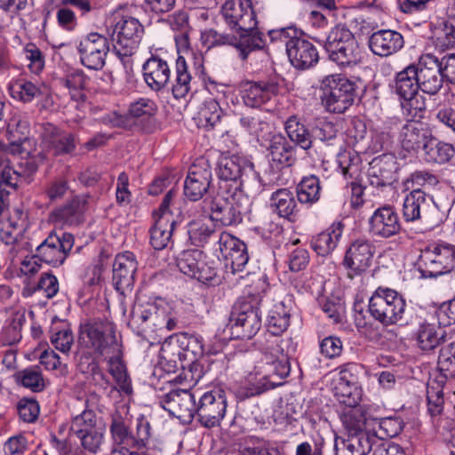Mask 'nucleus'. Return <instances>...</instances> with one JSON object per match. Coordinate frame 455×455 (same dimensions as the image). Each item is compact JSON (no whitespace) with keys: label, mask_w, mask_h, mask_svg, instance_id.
Listing matches in <instances>:
<instances>
[{"label":"nucleus","mask_w":455,"mask_h":455,"mask_svg":"<svg viewBox=\"0 0 455 455\" xmlns=\"http://www.w3.org/2000/svg\"><path fill=\"white\" fill-rule=\"evenodd\" d=\"M291 371L289 358L280 348L277 339L272 341L262 353L260 361L245 379V386L237 390L239 399L260 395L283 383Z\"/></svg>","instance_id":"1"},{"label":"nucleus","mask_w":455,"mask_h":455,"mask_svg":"<svg viewBox=\"0 0 455 455\" xmlns=\"http://www.w3.org/2000/svg\"><path fill=\"white\" fill-rule=\"evenodd\" d=\"M219 190L235 194L243 192L256 196L263 190L259 173L252 164L236 155H222L217 164Z\"/></svg>","instance_id":"2"},{"label":"nucleus","mask_w":455,"mask_h":455,"mask_svg":"<svg viewBox=\"0 0 455 455\" xmlns=\"http://www.w3.org/2000/svg\"><path fill=\"white\" fill-rule=\"evenodd\" d=\"M109 431L113 443L112 455H128L133 450L145 449L151 437V426L144 415L137 418L135 433H132L123 417L115 414Z\"/></svg>","instance_id":"3"},{"label":"nucleus","mask_w":455,"mask_h":455,"mask_svg":"<svg viewBox=\"0 0 455 455\" xmlns=\"http://www.w3.org/2000/svg\"><path fill=\"white\" fill-rule=\"evenodd\" d=\"M251 195L243 192L224 193L220 190L204 203L210 212L209 217L215 224L222 227L236 226L243 221L248 212Z\"/></svg>","instance_id":"4"},{"label":"nucleus","mask_w":455,"mask_h":455,"mask_svg":"<svg viewBox=\"0 0 455 455\" xmlns=\"http://www.w3.org/2000/svg\"><path fill=\"white\" fill-rule=\"evenodd\" d=\"M261 298L258 294L244 295L235 301L229 316L232 334L236 339H250L261 327Z\"/></svg>","instance_id":"5"},{"label":"nucleus","mask_w":455,"mask_h":455,"mask_svg":"<svg viewBox=\"0 0 455 455\" xmlns=\"http://www.w3.org/2000/svg\"><path fill=\"white\" fill-rule=\"evenodd\" d=\"M371 315L385 326L404 322L406 301L396 291L379 287L369 299Z\"/></svg>","instance_id":"6"},{"label":"nucleus","mask_w":455,"mask_h":455,"mask_svg":"<svg viewBox=\"0 0 455 455\" xmlns=\"http://www.w3.org/2000/svg\"><path fill=\"white\" fill-rule=\"evenodd\" d=\"M69 432L80 440L84 450L96 454L104 443L106 427L94 411L84 409L72 418Z\"/></svg>","instance_id":"7"},{"label":"nucleus","mask_w":455,"mask_h":455,"mask_svg":"<svg viewBox=\"0 0 455 455\" xmlns=\"http://www.w3.org/2000/svg\"><path fill=\"white\" fill-rule=\"evenodd\" d=\"M323 95L322 101L327 111L344 113L350 108L355 98L356 85L341 75L325 76L321 84Z\"/></svg>","instance_id":"8"},{"label":"nucleus","mask_w":455,"mask_h":455,"mask_svg":"<svg viewBox=\"0 0 455 455\" xmlns=\"http://www.w3.org/2000/svg\"><path fill=\"white\" fill-rule=\"evenodd\" d=\"M455 264L454 247L447 243L432 244L421 251L419 269L423 277H437L452 270Z\"/></svg>","instance_id":"9"},{"label":"nucleus","mask_w":455,"mask_h":455,"mask_svg":"<svg viewBox=\"0 0 455 455\" xmlns=\"http://www.w3.org/2000/svg\"><path fill=\"white\" fill-rule=\"evenodd\" d=\"M144 27L136 18L124 16L116 22L113 33L115 52L118 56L133 55L140 44Z\"/></svg>","instance_id":"10"},{"label":"nucleus","mask_w":455,"mask_h":455,"mask_svg":"<svg viewBox=\"0 0 455 455\" xmlns=\"http://www.w3.org/2000/svg\"><path fill=\"white\" fill-rule=\"evenodd\" d=\"M79 339L85 347L93 349L100 355H106L120 345L115 327L110 323L91 322L82 325Z\"/></svg>","instance_id":"11"},{"label":"nucleus","mask_w":455,"mask_h":455,"mask_svg":"<svg viewBox=\"0 0 455 455\" xmlns=\"http://www.w3.org/2000/svg\"><path fill=\"white\" fill-rule=\"evenodd\" d=\"M74 243L72 234L53 231L36 247V251L41 262L57 267L65 262Z\"/></svg>","instance_id":"12"},{"label":"nucleus","mask_w":455,"mask_h":455,"mask_svg":"<svg viewBox=\"0 0 455 455\" xmlns=\"http://www.w3.org/2000/svg\"><path fill=\"white\" fill-rule=\"evenodd\" d=\"M227 399L222 390H212L204 393L196 402L198 421L202 426L211 428L219 426L225 417Z\"/></svg>","instance_id":"13"},{"label":"nucleus","mask_w":455,"mask_h":455,"mask_svg":"<svg viewBox=\"0 0 455 455\" xmlns=\"http://www.w3.org/2000/svg\"><path fill=\"white\" fill-rule=\"evenodd\" d=\"M355 371V364H345L339 368L338 373L332 379L334 395L340 403L347 407L357 406L362 398V389L358 387Z\"/></svg>","instance_id":"14"},{"label":"nucleus","mask_w":455,"mask_h":455,"mask_svg":"<svg viewBox=\"0 0 455 455\" xmlns=\"http://www.w3.org/2000/svg\"><path fill=\"white\" fill-rule=\"evenodd\" d=\"M221 14L233 31L257 28L258 21L251 0H228L221 7Z\"/></svg>","instance_id":"15"},{"label":"nucleus","mask_w":455,"mask_h":455,"mask_svg":"<svg viewBox=\"0 0 455 455\" xmlns=\"http://www.w3.org/2000/svg\"><path fill=\"white\" fill-rule=\"evenodd\" d=\"M77 51L84 67L100 70L105 66L109 52L108 39L99 33H90L80 40Z\"/></svg>","instance_id":"16"},{"label":"nucleus","mask_w":455,"mask_h":455,"mask_svg":"<svg viewBox=\"0 0 455 455\" xmlns=\"http://www.w3.org/2000/svg\"><path fill=\"white\" fill-rule=\"evenodd\" d=\"M431 134L426 124L419 121H407L400 128L397 137L400 146L399 156L402 158L414 156L420 148L424 149Z\"/></svg>","instance_id":"17"},{"label":"nucleus","mask_w":455,"mask_h":455,"mask_svg":"<svg viewBox=\"0 0 455 455\" xmlns=\"http://www.w3.org/2000/svg\"><path fill=\"white\" fill-rule=\"evenodd\" d=\"M160 404L183 423H190L196 413V394L188 389L170 391L161 397Z\"/></svg>","instance_id":"18"},{"label":"nucleus","mask_w":455,"mask_h":455,"mask_svg":"<svg viewBox=\"0 0 455 455\" xmlns=\"http://www.w3.org/2000/svg\"><path fill=\"white\" fill-rule=\"evenodd\" d=\"M177 267L183 274L202 283H210L217 275L216 268L206 261L205 254L199 250L183 251L177 259Z\"/></svg>","instance_id":"19"},{"label":"nucleus","mask_w":455,"mask_h":455,"mask_svg":"<svg viewBox=\"0 0 455 455\" xmlns=\"http://www.w3.org/2000/svg\"><path fill=\"white\" fill-rule=\"evenodd\" d=\"M40 139L43 152L52 153L55 156L71 154L76 148V139L72 133L62 131L50 123L42 125Z\"/></svg>","instance_id":"20"},{"label":"nucleus","mask_w":455,"mask_h":455,"mask_svg":"<svg viewBox=\"0 0 455 455\" xmlns=\"http://www.w3.org/2000/svg\"><path fill=\"white\" fill-rule=\"evenodd\" d=\"M178 347L177 355L180 360L188 361L192 369L197 370V358L204 355L203 339L200 336L188 332H180L170 336L163 345V350Z\"/></svg>","instance_id":"21"},{"label":"nucleus","mask_w":455,"mask_h":455,"mask_svg":"<svg viewBox=\"0 0 455 455\" xmlns=\"http://www.w3.org/2000/svg\"><path fill=\"white\" fill-rule=\"evenodd\" d=\"M374 247L367 240H356L347 250L343 266L347 270L350 278L360 275L371 267Z\"/></svg>","instance_id":"22"},{"label":"nucleus","mask_w":455,"mask_h":455,"mask_svg":"<svg viewBox=\"0 0 455 455\" xmlns=\"http://www.w3.org/2000/svg\"><path fill=\"white\" fill-rule=\"evenodd\" d=\"M212 174L207 160L199 159L188 170L184 194L191 201H198L208 191Z\"/></svg>","instance_id":"23"},{"label":"nucleus","mask_w":455,"mask_h":455,"mask_svg":"<svg viewBox=\"0 0 455 455\" xmlns=\"http://www.w3.org/2000/svg\"><path fill=\"white\" fill-rule=\"evenodd\" d=\"M417 71L419 88L423 92L435 95L442 89L444 78L436 56L430 53L423 55L417 66Z\"/></svg>","instance_id":"24"},{"label":"nucleus","mask_w":455,"mask_h":455,"mask_svg":"<svg viewBox=\"0 0 455 455\" xmlns=\"http://www.w3.org/2000/svg\"><path fill=\"white\" fill-rule=\"evenodd\" d=\"M138 268L135 256L131 251L118 253L113 263V284L117 291L124 293L134 284V275Z\"/></svg>","instance_id":"25"},{"label":"nucleus","mask_w":455,"mask_h":455,"mask_svg":"<svg viewBox=\"0 0 455 455\" xmlns=\"http://www.w3.org/2000/svg\"><path fill=\"white\" fill-rule=\"evenodd\" d=\"M400 229L398 215L389 205L375 210L369 220V231L373 236L389 238L398 234Z\"/></svg>","instance_id":"26"},{"label":"nucleus","mask_w":455,"mask_h":455,"mask_svg":"<svg viewBox=\"0 0 455 455\" xmlns=\"http://www.w3.org/2000/svg\"><path fill=\"white\" fill-rule=\"evenodd\" d=\"M397 164L392 155L375 157L367 171L370 184L375 188L392 185L396 180Z\"/></svg>","instance_id":"27"},{"label":"nucleus","mask_w":455,"mask_h":455,"mask_svg":"<svg viewBox=\"0 0 455 455\" xmlns=\"http://www.w3.org/2000/svg\"><path fill=\"white\" fill-rule=\"evenodd\" d=\"M142 75L150 90L160 92L170 82L171 68L165 60L152 54L142 65Z\"/></svg>","instance_id":"28"},{"label":"nucleus","mask_w":455,"mask_h":455,"mask_svg":"<svg viewBox=\"0 0 455 455\" xmlns=\"http://www.w3.org/2000/svg\"><path fill=\"white\" fill-rule=\"evenodd\" d=\"M286 52L291 65L298 69H307L319 60L316 47L300 36L290 43Z\"/></svg>","instance_id":"29"},{"label":"nucleus","mask_w":455,"mask_h":455,"mask_svg":"<svg viewBox=\"0 0 455 455\" xmlns=\"http://www.w3.org/2000/svg\"><path fill=\"white\" fill-rule=\"evenodd\" d=\"M403 36L395 30L381 29L371 34L369 39L371 51L378 56L387 57L403 47Z\"/></svg>","instance_id":"30"},{"label":"nucleus","mask_w":455,"mask_h":455,"mask_svg":"<svg viewBox=\"0 0 455 455\" xmlns=\"http://www.w3.org/2000/svg\"><path fill=\"white\" fill-rule=\"evenodd\" d=\"M278 86L273 82H247L242 90V98L244 104L250 108H258L276 94Z\"/></svg>","instance_id":"31"},{"label":"nucleus","mask_w":455,"mask_h":455,"mask_svg":"<svg viewBox=\"0 0 455 455\" xmlns=\"http://www.w3.org/2000/svg\"><path fill=\"white\" fill-rule=\"evenodd\" d=\"M103 356L108 362V372L116 380L119 387V391L127 395L132 394V387L127 373L126 366L123 360L122 345H118L116 349H111Z\"/></svg>","instance_id":"32"},{"label":"nucleus","mask_w":455,"mask_h":455,"mask_svg":"<svg viewBox=\"0 0 455 455\" xmlns=\"http://www.w3.org/2000/svg\"><path fill=\"white\" fill-rule=\"evenodd\" d=\"M344 224L341 221L333 222L326 230L313 236L310 241L311 248L319 256L330 255L337 247L343 234Z\"/></svg>","instance_id":"33"},{"label":"nucleus","mask_w":455,"mask_h":455,"mask_svg":"<svg viewBox=\"0 0 455 455\" xmlns=\"http://www.w3.org/2000/svg\"><path fill=\"white\" fill-rule=\"evenodd\" d=\"M414 338L418 347L424 352L433 351L448 340L446 332L441 327L427 322L419 325Z\"/></svg>","instance_id":"34"},{"label":"nucleus","mask_w":455,"mask_h":455,"mask_svg":"<svg viewBox=\"0 0 455 455\" xmlns=\"http://www.w3.org/2000/svg\"><path fill=\"white\" fill-rule=\"evenodd\" d=\"M297 200L291 190L281 188L271 195L270 205L279 217L295 222L299 212Z\"/></svg>","instance_id":"35"},{"label":"nucleus","mask_w":455,"mask_h":455,"mask_svg":"<svg viewBox=\"0 0 455 455\" xmlns=\"http://www.w3.org/2000/svg\"><path fill=\"white\" fill-rule=\"evenodd\" d=\"M85 204L86 200L84 197L75 196L64 205L56 208L52 213V219L61 225H78L83 220Z\"/></svg>","instance_id":"36"},{"label":"nucleus","mask_w":455,"mask_h":455,"mask_svg":"<svg viewBox=\"0 0 455 455\" xmlns=\"http://www.w3.org/2000/svg\"><path fill=\"white\" fill-rule=\"evenodd\" d=\"M351 409L342 415V423L347 432V435L371 436L372 418L367 417L362 408L350 407Z\"/></svg>","instance_id":"37"},{"label":"nucleus","mask_w":455,"mask_h":455,"mask_svg":"<svg viewBox=\"0 0 455 455\" xmlns=\"http://www.w3.org/2000/svg\"><path fill=\"white\" fill-rule=\"evenodd\" d=\"M157 318V311L153 305L139 303L132 308L128 325L138 334L143 335L150 323L159 325Z\"/></svg>","instance_id":"38"},{"label":"nucleus","mask_w":455,"mask_h":455,"mask_svg":"<svg viewBox=\"0 0 455 455\" xmlns=\"http://www.w3.org/2000/svg\"><path fill=\"white\" fill-rule=\"evenodd\" d=\"M417 66L411 64L398 72L395 80V90L401 99L413 100L419 91Z\"/></svg>","instance_id":"39"},{"label":"nucleus","mask_w":455,"mask_h":455,"mask_svg":"<svg viewBox=\"0 0 455 455\" xmlns=\"http://www.w3.org/2000/svg\"><path fill=\"white\" fill-rule=\"evenodd\" d=\"M371 448V436L347 435V438H335V455H365Z\"/></svg>","instance_id":"40"},{"label":"nucleus","mask_w":455,"mask_h":455,"mask_svg":"<svg viewBox=\"0 0 455 455\" xmlns=\"http://www.w3.org/2000/svg\"><path fill=\"white\" fill-rule=\"evenodd\" d=\"M9 92L14 100L28 103L47 94L44 84H34L25 79H19L10 84Z\"/></svg>","instance_id":"41"},{"label":"nucleus","mask_w":455,"mask_h":455,"mask_svg":"<svg viewBox=\"0 0 455 455\" xmlns=\"http://www.w3.org/2000/svg\"><path fill=\"white\" fill-rule=\"evenodd\" d=\"M284 129L287 136L296 146L307 151L313 148V134L297 116L287 118Z\"/></svg>","instance_id":"42"},{"label":"nucleus","mask_w":455,"mask_h":455,"mask_svg":"<svg viewBox=\"0 0 455 455\" xmlns=\"http://www.w3.org/2000/svg\"><path fill=\"white\" fill-rule=\"evenodd\" d=\"M268 150L273 162L291 166L296 161L294 147L282 134L271 138Z\"/></svg>","instance_id":"43"},{"label":"nucleus","mask_w":455,"mask_h":455,"mask_svg":"<svg viewBox=\"0 0 455 455\" xmlns=\"http://www.w3.org/2000/svg\"><path fill=\"white\" fill-rule=\"evenodd\" d=\"M188 235L191 244L204 247L211 242L218 243L220 234L203 220H193L188 224Z\"/></svg>","instance_id":"44"},{"label":"nucleus","mask_w":455,"mask_h":455,"mask_svg":"<svg viewBox=\"0 0 455 455\" xmlns=\"http://www.w3.org/2000/svg\"><path fill=\"white\" fill-rule=\"evenodd\" d=\"M329 59L339 67L356 65L361 60V49L357 40L339 45L332 50H326Z\"/></svg>","instance_id":"45"},{"label":"nucleus","mask_w":455,"mask_h":455,"mask_svg":"<svg viewBox=\"0 0 455 455\" xmlns=\"http://www.w3.org/2000/svg\"><path fill=\"white\" fill-rule=\"evenodd\" d=\"M238 36H235L233 46L239 52L242 60H246L249 54L254 51L262 49L265 46V41L261 33L252 28L251 31L236 30Z\"/></svg>","instance_id":"46"},{"label":"nucleus","mask_w":455,"mask_h":455,"mask_svg":"<svg viewBox=\"0 0 455 455\" xmlns=\"http://www.w3.org/2000/svg\"><path fill=\"white\" fill-rule=\"evenodd\" d=\"M321 190V181L317 176H304L296 188L297 199L302 204L312 206L320 200Z\"/></svg>","instance_id":"47"},{"label":"nucleus","mask_w":455,"mask_h":455,"mask_svg":"<svg viewBox=\"0 0 455 455\" xmlns=\"http://www.w3.org/2000/svg\"><path fill=\"white\" fill-rule=\"evenodd\" d=\"M174 220H168L165 216L155 218V224L150 228V243L156 250L164 249L171 242L175 226Z\"/></svg>","instance_id":"48"},{"label":"nucleus","mask_w":455,"mask_h":455,"mask_svg":"<svg viewBox=\"0 0 455 455\" xmlns=\"http://www.w3.org/2000/svg\"><path fill=\"white\" fill-rule=\"evenodd\" d=\"M427 205L426 193L419 188H415L404 198L403 204V215L405 221H415L422 219Z\"/></svg>","instance_id":"49"},{"label":"nucleus","mask_w":455,"mask_h":455,"mask_svg":"<svg viewBox=\"0 0 455 455\" xmlns=\"http://www.w3.org/2000/svg\"><path fill=\"white\" fill-rule=\"evenodd\" d=\"M370 423H372L371 437H378L380 440L397 436L403 427V421L397 417L372 418Z\"/></svg>","instance_id":"50"},{"label":"nucleus","mask_w":455,"mask_h":455,"mask_svg":"<svg viewBox=\"0 0 455 455\" xmlns=\"http://www.w3.org/2000/svg\"><path fill=\"white\" fill-rule=\"evenodd\" d=\"M290 325V310L283 302H278L269 310L267 318V331L274 336L285 331Z\"/></svg>","instance_id":"51"},{"label":"nucleus","mask_w":455,"mask_h":455,"mask_svg":"<svg viewBox=\"0 0 455 455\" xmlns=\"http://www.w3.org/2000/svg\"><path fill=\"white\" fill-rule=\"evenodd\" d=\"M425 155L428 162L445 164L454 156L455 149L450 143L438 141L431 134L424 148Z\"/></svg>","instance_id":"52"},{"label":"nucleus","mask_w":455,"mask_h":455,"mask_svg":"<svg viewBox=\"0 0 455 455\" xmlns=\"http://www.w3.org/2000/svg\"><path fill=\"white\" fill-rule=\"evenodd\" d=\"M25 322L26 315L24 310L13 312L1 332L2 342L9 346L18 343L22 338L21 329Z\"/></svg>","instance_id":"53"},{"label":"nucleus","mask_w":455,"mask_h":455,"mask_svg":"<svg viewBox=\"0 0 455 455\" xmlns=\"http://www.w3.org/2000/svg\"><path fill=\"white\" fill-rule=\"evenodd\" d=\"M192 76L183 56L176 60V78L172 85V94L176 99L186 97L191 90Z\"/></svg>","instance_id":"54"},{"label":"nucleus","mask_w":455,"mask_h":455,"mask_svg":"<svg viewBox=\"0 0 455 455\" xmlns=\"http://www.w3.org/2000/svg\"><path fill=\"white\" fill-rule=\"evenodd\" d=\"M241 127L257 139L264 137L269 132V124L266 117L260 113L244 115L239 119Z\"/></svg>","instance_id":"55"},{"label":"nucleus","mask_w":455,"mask_h":455,"mask_svg":"<svg viewBox=\"0 0 455 455\" xmlns=\"http://www.w3.org/2000/svg\"><path fill=\"white\" fill-rule=\"evenodd\" d=\"M60 84L68 90L72 100L78 101L85 98L84 89L87 84V78L82 70H76L64 78L60 79Z\"/></svg>","instance_id":"56"},{"label":"nucleus","mask_w":455,"mask_h":455,"mask_svg":"<svg viewBox=\"0 0 455 455\" xmlns=\"http://www.w3.org/2000/svg\"><path fill=\"white\" fill-rule=\"evenodd\" d=\"M6 133L9 146L17 143V141H20L21 139H25V137L29 135V122L20 114H15L8 122Z\"/></svg>","instance_id":"57"},{"label":"nucleus","mask_w":455,"mask_h":455,"mask_svg":"<svg viewBox=\"0 0 455 455\" xmlns=\"http://www.w3.org/2000/svg\"><path fill=\"white\" fill-rule=\"evenodd\" d=\"M437 366L445 378L455 379V341L441 347Z\"/></svg>","instance_id":"58"},{"label":"nucleus","mask_w":455,"mask_h":455,"mask_svg":"<svg viewBox=\"0 0 455 455\" xmlns=\"http://www.w3.org/2000/svg\"><path fill=\"white\" fill-rule=\"evenodd\" d=\"M16 379L24 387L29 388L34 392H40L45 387L41 371L37 367H30L20 371L16 374Z\"/></svg>","instance_id":"59"},{"label":"nucleus","mask_w":455,"mask_h":455,"mask_svg":"<svg viewBox=\"0 0 455 455\" xmlns=\"http://www.w3.org/2000/svg\"><path fill=\"white\" fill-rule=\"evenodd\" d=\"M356 40L354 34L345 24H338L333 27L326 38L325 50L333 49L339 45Z\"/></svg>","instance_id":"60"},{"label":"nucleus","mask_w":455,"mask_h":455,"mask_svg":"<svg viewBox=\"0 0 455 455\" xmlns=\"http://www.w3.org/2000/svg\"><path fill=\"white\" fill-rule=\"evenodd\" d=\"M437 44L443 48H450L455 44V13H451L440 23Z\"/></svg>","instance_id":"61"},{"label":"nucleus","mask_w":455,"mask_h":455,"mask_svg":"<svg viewBox=\"0 0 455 455\" xmlns=\"http://www.w3.org/2000/svg\"><path fill=\"white\" fill-rule=\"evenodd\" d=\"M313 141L319 140L323 142L332 144L337 139L338 128L331 121L322 119L312 128Z\"/></svg>","instance_id":"62"},{"label":"nucleus","mask_w":455,"mask_h":455,"mask_svg":"<svg viewBox=\"0 0 455 455\" xmlns=\"http://www.w3.org/2000/svg\"><path fill=\"white\" fill-rule=\"evenodd\" d=\"M157 112L156 103L148 98H140L129 106L128 114L134 118L150 117Z\"/></svg>","instance_id":"63"},{"label":"nucleus","mask_w":455,"mask_h":455,"mask_svg":"<svg viewBox=\"0 0 455 455\" xmlns=\"http://www.w3.org/2000/svg\"><path fill=\"white\" fill-rule=\"evenodd\" d=\"M51 336V342L54 347L64 353L68 354L74 342V336L71 330L68 327L63 329H52Z\"/></svg>","instance_id":"64"}]
</instances>
